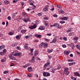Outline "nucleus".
Wrapping results in <instances>:
<instances>
[{
	"label": "nucleus",
	"mask_w": 80,
	"mask_h": 80,
	"mask_svg": "<svg viewBox=\"0 0 80 80\" xmlns=\"http://www.w3.org/2000/svg\"><path fill=\"white\" fill-rule=\"evenodd\" d=\"M4 74H6L7 73H8V71H5L3 72Z\"/></svg>",
	"instance_id": "c9c22d12"
},
{
	"label": "nucleus",
	"mask_w": 80,
	"mask_h": 80,
	"mask_svg": "<svg viewBox=\"0 0 80 80\" xmlns=\"http://www.w3.org/2000/svg\"><path fill=\"white\" fill-rule=\"evenodd\" d=\"M3 53L4 54L6 53V52H7V50L5 49H4L3 51Z\"/></svg>",
	"instance_id": "4c0bfd02"
},
{
	"label": "nucleus",
	"mask_w": 80,
	"mask_h": 80,
	"mask_svg": "<svg viewBox=\"0 0 80 80\" xmlns=\"http://www.w3.org/2000/svg\"><path fill=\"white\" fill-rule=\"evenodd\" d=\"M22 14L23 16V17H28V15H27V13L25 12H22Z\"/></svg>",
	"instance_id": "2eb2a0df"
},
{
	"label": "nucleus",
	"mask_w": 80,
	"mask_h": 80,
	"mask_svg": "<svg viewBox=\"0 0 80 80\" xmlns=\"http://www.w3.org/2000/svg\"><path fill=\"white\" fill-rule=\"evenodd\" d=\"M38 30H45V27L43 26L40 27L38 28Z\"/></svg>",
	"instance_id": "f8f14e48"
},
{
	"label": "nucleus",
	"mask_w": 80,
	"mask_h": 80,
	"mask_svg": "<svg viewBox=\"0 0 80 80\" xmlns=\"http://www.w3.org/2000/svg\"><path fill=\"white\" fill-rule=\"evenodd\" d=\"M48 10V8L47 7L43 9V12H47Z\"/></svg>",
	"instance_id": "dca6fc26"
},
{
	"label": "nucleus",
	"mask_w": 80,
	"mask_h": 80,
	"mask_svg": "<svg viewBox=\"0 0 80 80\" xmlns=\"http://www.w3.org/2000/svg\"><path fill=\"white\" fill-rule=\"evenodd\" d=\"M44 43L43 42H42L39 45V47L40 48H41L42 47H43V46Z\"/></svg>",
	"instance_id": "f3484780"
},
{
	"label": "nucleus",
	"mask_w": 80,
	"mask_h": 80,
	"mask_svg": "<svg viewBox=\"0 0 80 80\" xmlns=\"http://www.w3.org/2000/svg\"><path fill=\"white\" fill-rule=\"evenodd\" d=\"M16 48L17 50H21V48L19 46H17Z\"/></svg>",
	"instance_id": "a18cd8bd"
},
{
	"label": "nucleus",
	"mask_w": 80,
	"mask_h": 80,
	"mask_svg": "<svg viewBox=\"0 0 80 80\" xmlns=\"http://www.w3.org/2000/svg\"><path fill=\"white\" fill-rule=\"evenodd\" d=\"M72 50H74V45H72Z\"/></svg>",
	"instance_id": "e2e57ef3"
},
{
	"label": "nucleus",
	"mask_w": 80,
	"mask_h": 80,
	"mask_svg": "<svg viewBox=\"0 0 80 80\" xmlns=\"http://www.w3.org/2000/svg\"><path fill=\"white\" fill-rule=\"evenodd\" d=\"M45 64H46L48 66L50 64V62L49 60H48L47 61V63Z\"/></svg>",
	"instance_id": "5701e85b"
},
{
	"label": "nucleus",
	"mask_w": 80,
	"mask_h": 80,
	"mask_svg": "<svg viewBox=\"0 0 80 80\" xmlns=\"http://www.w3.org/2000/svg\"><path fill=\"white\" fill-rule=\"evenodd\" d=\"M53 8L52 9H50V10H51V11H54V10H55V8H54V7L53 6H52Z\"/></svg>",
	"instance_id": "3c124183"
},
{
	"label": "nucleus",
	"mask_w": 80,
	"mask_h": 80,
	"mask_svg": "<svg viewBox=\"0 0 80 80\" xmlns=\"http://www.w3.org/2000/svg\"><path fill=\"white\" fill-rule=\"evenodd\" d=\"M63 39L65 40V41H67V38L66 37H63Z\"/></svg>",
	"instance_id": "a19ab883"
},
{
	"label": "nucleus",
	"mask_w": 80,
	"mask_h": 80,
	"mask_svg": "<svg viewBox=\"0 0 80 80\" xmlns=\"http://www.w3.org/2000/svg\"><path fill=\"white\" fill-rule=\"evenodd\" d=\"M0 55H4V54L2 52H0Z\"/></svg>",
	"instance_id": "680f3d73"
},
{
	"label": "nucleus",
	"mask_w": 80,
	"mask_h": 80,
	"mask_svg": "<svg viewBox=\"0 0 80 80\" xmlns=\"http://www.w3.org/2000/svg\"><path fill=\"white\" fill-rule=\"evenodd\" d=\"M69 66H72L74 64H75V62H71L68 63Z\"/></svg>",
	"instance_id": "6ab92c4d"
},
{
	"label": "nucleus",
	"mask_w": 80,
	"mask_h": 80,
	"mask_svg": "<svg viewBox=\"0 0 80 80\" xmlns=\"http://www.w3.org/2000/svg\"><path fill=\"white\" fill-rule=\"evenodd\" d=\"M16 38L17 40H19V39H20V37L19 35L16 36Z\"/></svg>",
	"instance_id": "7c9ffc66"
},
{
	"label": "nucleus",
	"mask_w": 80,
	"mask_h": 80,
	"mask_svg": "<svg viewBox=\"0 0 80 80\" xmlns=\"http://www.w3.org/2000/svg\"><path fill=\"white\" fill-rule=\"evenodd\" d=\"M25 37L26 38H30V36H25Z\"/></svg>",
	"instance_id": "864d4df0"
},
{
	"label": "nucleus",
	"mask_w": 80,
	"mask_h": 80,
	"mask_svg": "<svg viewBox=\"0 0 80 80\" xmlns=\"http://www.w3.org/2000/svg\"><path fill=\"white\" fill-rule=\"evenodd\" d=\"M29 19V18L27 17V18H23L22 19V20L24 21V22H28V19Z\"/></svg>",
	"instance_id": "0eeeda50"
},
{
	"label": "nucleus",
	"mask_w": 80,
	"mask_h": 80,
	"mask_svg": "<svg viewBox=\"0 0 80 80\" xmlns=\"http://www.w3.org/2000/svg\"><path fill=\"white\" fill-rule=\"evenodd\" d=\"M60 23H61L62 24V23H65V22L64 21H61L60 22Z\"/></svg>",
	"instance_id": "49530a36"
},
{
	"label": "nucleus",
	"mask_w": 80,
	"mask_h": 80,
	"mask_svg": "<svg viewBox=\"0 0 80 80\" xmlns=\"http://www.w3.org/2000/svg\"><path fill=\"white\" fill-rule=\"evenodd\" d=\"M68 18V17H63V18H61V20H67Z\"/></svg>",
	"instance_id": "6e6552de"
},
{
	"label": "nucleus",
	"mask_w": 80,
	"mask_h": 80,
	"mask_svg": "<svg viewBox=\"0 0 80 80\" xmlns=\"http://www.w3.org/2000/svg\"><path fill=\"white\" fill-rule=\"evenodd\" d=\"M38 15H39V16H42V13H39L38 14Z\"/></svg>",
	"instance_id": "774afa93"
},
{
	"label": "nucleus",
	"mask_w": 80,
	"mask_h": 80,
	"mask_svg": "<svg viewBox=\"0 0 80 80\" xmlns=\"http://www.w3.org/2000/svg\"><path fill=\"white\" fill-rule=\"evenodd\" d=\"M21 33H25L26 32V31H25V30L23 29L21 31Z\"/></svg>",
	"instance_id": "72a5a7b5"
},
{
	"label": "nucleus",
	"mask_w": 80,
	"mask_h": 80,
	"mask_svg": "<svg viewBox=\"0 0 80 80\" xmlns=\"http://www.w3.org/2000/svg\"><path fill=\"white\" fill-rule=\"evenodd\" d=\"M17 45H18V43H14L12 44L11 45V47H16V46H17Z\"/></svg>",
	"instance_id": "a211bd4d"
},
{
	"label": "nucleus",
	"mask_w": 80,
	"mask_h": 80,
	"mask_svg": "<svg viewBox=\"0 0 80 80\" xmlns=\"http://www.w3.org/2000/svg\"><path fill=\"white\" fill-rule=\"evenodd\" d=\"M37 27V24H34L33 26H30L29 28L30 29H34Z\"/></svg>",
	"instance_id": "39448f33"
},
{
	"label": "nucleus",
	"mask_w": 80,
	"mask_h": 80,
	"mask_svg": "<svg viewBox=\"0 0 80 80\" xmlns=\"http://www.w3.org/2000/svg\"><path fill=\"white\" fill-rule=\"evenodd\" d=\"M74 35V33H73V32L70 33L68 34L69 36H72Z\"/></svg>",
	"instance_id": "bb28decb"
},
{
	"label": "nucleus",
	"mask_w": 80,
	"mask_h": 80,
	"mask_svg": "<svg viewBox=\"0 0 80 80\" xmlns=\"http://www.w3.org/2000/svg\"><path fill=\"white\" fill-rule=\"evenodd\" d=\"M69 68H64V72H66L68 71V70Z\"/></svg>",
	"instance_id": "b1692460"
},
{
	"label": "nucleus",
	"mask_w": 80,
	"mask_h": 80,
	"mask_svg": "<svg viewBox=\"0 0 80 80\" xmlns=\"http://www.w3.org/2000/svg\"><path fill=\"white\" fill-rule=\"evenodd\" d=\"M56 40H57V38H54L52 40V42H53V43H55V42H56Z\"/></svg>",
	"instance_id": "e433bc0d"
},
{
	"label": "nucleus",
	"mask_w": 80,
	"mask_h": 80,
	"mask_svg": "<svg viewBox=\"0 0 80 80\" xmlns=\"http://www.w3.org/2000/svg\"><path fill=\"white\" fill-rule=\"evenodd\" d=\"M53 17H57V14H53Z\"/></svg>",
	"instance_id": "bf43d9fd"
},
{
	"label": "nucleus",
	"mask_w": 80,
	"mask_h": 80,
	"mask_svg": "<svg viewBox=\"0 0 80 80\" xmlns=\"http://www.w3.org/2000/svg\"><path fill=\"white\" fill-rule=\"evenodd\" d=\"M74 76H75L76 77L78 76V77H80V74H79L78 72H74Z\"/></svg>",
	"instance_id": "9b49d317"
},
{
	"label": "nucleus",
	"mask_w": 80,
	"mask_h": 80,
	"mask_svg": "<svg viewBox=\"0 0 80 80\" xmlns=\"http://www.w3.org/2000/svg\"><path fill=\"white\" fill-rule=\"evenodd\" d=\"M30 50L31 51V53H32V52H33V49H31V48H30Z\"/></svg>",
	"instance_id": "6e6d98bb"
},
{
	"label": "nucleus",
	"mask_w": 80,
	"mask_h": 80,
	"mask_svg": "<svg viewBox=\"0 0 80 80\" xmlns=\"http://www.w3.org/2000/svg\"><path fill=\"white\" fill-rule=\"evenodd\" d=\"M25 45L24 47V48H25L26 50H30V48L28 46V44H25Z\"/></svg>",
	"instance_id": "7ed1b4c3"
},
{
	"label": "nucleus",
	"mask_w": 80,
	"mask_h": 80,
	"mask_svg": "<svg viewBox=\"0 0 80 80\" xmlns=\"http://www.w3.org/2000/svg\"><path fill=\"white\" fill-rule=\"evenodd\" d=\"M71 29H68V30H67L66 32H68V33H69V32H72Z\"/></svg>",
	"instance_id": "58836bf2"
},
{
	"label": "nucleus",
	"mask_w": 80,
	"mask_h": 80,
	"mask_svg": "<svg viewBox=\"0 0 80 80\" xmlns=\"http://www.w3.org/2000/svg\"><path fill=\"white\" fill-rule=\"evenodd\" d=\"M44 20H48V17L45 16L44 17Z\"/></svg>",
	"instance_id": "de8ad7c7"
},
{
	"label": "nucleus",
	"mask_w": 80,
	"mask_h": 80,
	"mask_svg": "<svg viewBox=\"0 0 80 80\" xmlns=\"http://www.w3.org/2000/svg\"><path fill=\"white\" fill-rule=\"evenodd\" d=\"M35 56H33L32 57V59L31 60V62L32 63H33V62H35Z\"/></svg>",
	"instance_id": "4468645a"
},
{
	"label": "nucleus",
	"mask_w": 80,
	"mask_h": 80,
	"mask_svg": "<svg viewBox=\"0 0 80 80\" xmlns=\"http://www.w3.org/2000/svg\"><path fill=\"white\" fill-rule=\"evenodd\" d=\"M9 1H4V3H5V4H6L7 5H8V4L9 3Z\"/></svg>",
	"instance_id": "c85d7f7f"
},
{
	"label": "nucleus",
	"mask_w": 80,
	"mask_h": 80,
	"mask_svg": "<svg viewBox=\"0 0 80 80\" xmlns=\"http://www.w3.org/2000/svg\"><path fill=\"white\" fill-rule=\"evenodd\" d=\"M68 62H73L74 60L73 59H68Z\"/></svg>",
	"instance_id": "09e8293b"
},
{
	"label": "nucleus",
	"mask_w": 80,
	"mask_h": 80,
	"mask_svg": "<svg viewBox=\"0 0 80 80\" xmlns=\"http://www.w3.org/2000/svg\"><path fill=\"white\" fill-rule=\"evenodd\" d=\"M5 48V45H1L0 46V50H2L3 48Z\"/></svg>",
	"instance_id": "aec40b11"
},
{
	"label": "nucleus",
	"mask_w": 80,
	"mask_h": 80,
	"mask_svg": "<svg viewBox=\"0 0 80 80\" xmlns=\"http://www.w3.org/2000/svg\"><path fill=\"white\" fill-rule=\"evenodd\" d=\"M48 57H49V59H51V58H52V57L51 56L48 55Z\"/></svg>",
	"instance_id": "338daca9"
},
{
	"label": "nucleus",
	"mask_w": 80,
	"mask_h": 80,
	"mask_svg": "<svg viewBox=\"0 0 80 80\" xmlns=\"http://www.w3.org/2000/svg\"><path fill=\"white\" fill-rule=\"evenodd\" d=\"M45 40H46V41H47V42H49L50 41V40L47 38H45Z\"/></svg>",
	"instance_id": "13d9d810"
},
{
	"label": "nucleus",
	"mask_w": 80,
	"mask_h": 80,
	"mask_svg": "<svg viewBox=\"0 0 80 80\" xmlns=\"http://www.w3.org/2000/svg\"><path fill=\"white\" fill-rule=\"evenodd\" d=\"M48 44H45L44 43V46H43V47L44 48H46L47 47H48Z\"/></svg>",
	"instance_id": "473e14b6"
},
{
	"label": "nucleus",
	"mask_w": 80,
	"mask_h": 80,
	"mask_svg": "<svg viewBox=\"0 0 80 80\" xmlns=\"http://www.w3.org/2000/svg\"><path fill=\"white\" fill-rule=\"evenodd\" d=\"M13 54H11L10 55H8V57L10 58V59H11L12 60H15V58L13 57L12 56Z\"/></svg>",
	"instance_id": "423d86ee"
},
{
	"label": "nucleus",
	"mask_w": 80,
	"mask_h": 80,
	"mask_svg": "<svg viewBox=\"0 0 80 80\" xmlns=\"http://www.w3.org/2000/svg\"><path fill=\"white\" fill-rule=\"evenodd\" d=\"M8 20H11V17L10 16H9L8 17Z\"/></svg>",
	"instance_id": "603ef678"
},
{
	"label": "nucleus",
	"mask_w": 80,
	"mask_h": 80,
	"mask_svg": "<svg viewBox=\"0 0 80 80\" xmlns=\"http://www.w3.org/2000/svg\"><path fill=\"white\" fill-rule=\"evenodd\" d=\"M23 6V5H24V3L23 2H21L20 3Z\"/></svg>",
	"instance_id": "69168bd1"
},
{
	"label": "nucleus",
	"mask_w": 80,
	"mask_h": 80,
	"mask_svg": "<svg viewBox=\"0 0 80 80\" xmlns=\"http://www.w3.org/2000/svg\"><path fill=\"white\" fill-rule=\"evenodd\" d=\"M38 55V51L35 50L34 52V56L35 57L37 56Z\"/></svg>",
	"instance_id": "ddd939ff"
},
{
	"label": "nucleus",
	"mask_w": 80,
	"mask_h": 80,
	"mask_svg": "<svg viewBox=\"0 0 80 80\" xmlns=\"http://www.w3.org/2000/svg\"><path fill=\"white\" fill-rule=\"evenodd\" d=\"M76 48L78 50H80V46L78 45H76Z\"/></svg>",
	"instance_id": "f704fd0d"
},
{
	"label": "nucleus",
	"mask_w": 80,
	"mask_h": 80,
	"mask_svg": "<svg viewBox=\"0 0 80 80\" xmlns=\"http://www.w3.org/2000/svg\"><path fill=\"white\" fill-rule=\"evenodd\" d=\"M71 78L73 80H76V78H74L72 76L71 77Z\"/></svg>",
	"instance_id": "c03bdc74"
},
{
	"label": "nucleus",
	"mask_w": 80,
	"mask_h": 80,
	"mask_svg": "<svg viewBox=\"0 0 80 80\" xmlns=\"http://www.w3.org/2000/svg\"><path fill=\"white\" fill-rule=\"evenodd\" d=\"M64 53L65 55H67L69 54V52L68 51H66L64 52Z\"/></svg>",
	"instance_id": "cd10ccee"
},
{
	"label": "nucleus",
	"mask_w": 80,
	"mask_h": 80,
	"mask_svg": "<svg viewBox=\"0 0 80 80\" xmlns=\"http://www.w3.org/2000/svg\"><path fill=\"white\" fill-rule=\"evenodd\" d=\"M57 8H62V7L59 5H57Z\"/></svg>",
	"instance_id": "052dcab7"
},
{
	"label": "nucleus",
	"mask_w": 80,
	"mask_h": 80,
	"mask_svg": "<svg viewBox=\"0 0 80 80\" xmlns=\"http://www.w3.org/2000/svg\"><path fill=\"white\" fill-rule=\"evenodd\" d=\"M53 27H57L58 28H61V26H60V24L58 23L53 24Z\"/></svg>",
	"instance_id": "20e7f679"
},
{
	"label": "nucleus",
	"mask_w": 80,
	"mask_h": 80,
	"mask_svg": "<svg viewBox=\"0 0 80 80\" xmlns=\"http://www.w3.org/2000/svg\"><path fill=\"white\" fill-rule=\"evenodd\" d=\"M62 46L63 48H66L67 47V46L65 44L62 45Z\"/></svg>",
	"instance_id": "ea45409f"
},
{
	"label": "nucleus",
	"mask_w": 80,
	"mask_h": 80,
	"mask_svg": "<svg viewBox=\"0 0 80 80\" xmlns=\"http://www.w3.org/2000/svg\"><path fill=\"white\" fill-rule=\"evenodd\" d=\"M64 73H65V74L66 75H69V74H70V72H69V71H66V72H64Z\"/></svg>",
	"instance_id": "c756f323"
},
{
	"label": "nucleus",
	"mask_w": 80,
	"mask_h": 80,
	"mask_svg": "<svg viewBox=\"0 0 80 80\" xmlns=\"http://www.w3.org/2000/svg\"><path fill=\"white\" fill-rule=\"evenodd\" d=\"M78 37H75V38H74V40H76L77 41L78 40Z\"/></svg>",
	"instance_id": "2f4dec72"
},
{
	"label": "nucleus",
	"mask_w": 80,
	"mask_h": 80,
	"mask_svg": "<svg viewBox=\"0 0 80 80\" xmlns=\"http://www.w3.org/2000/svg\"><path fill=\"white\" fill-rule=\"evenodd\" d=\"M34 36L35 37L38 38H41V37H42V35L40 34H34Z\"/></svg>",
	"instance_id": "1a4fd4ad"
},
{
	"label": "nucleus",
	"mask_w": 80,
	"mask_h": 80,
	"mask_svg": "<svg viewBox=\"0 0 80 80\" xmlns=\"http://www.w3.org/2000/svg\"><path fill=\"white\" fill-rule=\"evenodd\" d=\"M52 51H53V49H48V53H51V52H52Z\"/></svg>",
	"instance_id": "393cba45"
},
{
	"label": "nucleus",
	"mask_w": 80,
	"mask_h": 80,
	"mask_svg": "<svg viewBox=\"0 0 80 80\" xmlns=\"http://www.w3.org/2000/svg\"><path fill=\"white\" fill-rule=\"evenodd\" d=\"M48 65L45 64L43 66V70H45L47 68V67H48Z\"/></svg>",
	"instance_id": "412c9836"
},
{
	"label": "nucleus",
	"mask_w": 80,
	"mask_h": 80,
	"mask_svg": "<svg viewBox=\"0 0 80 80\" xmlns=\"http://www.w3.org/2000/svg\"><path fill=\"white\" fill-rule=\"evenodd\" d=\"M6 58H4L3 59L1 60V62H4L6 61Z\"/></svg>",
	"instance_id": "a878e982"
},
{
	"label": "nucleus",
	"mask_w": 80,
	"mask_h": 80,
	"mask_svg": "<svg viewBox=\"0 0 80 80\" xmlns=\"http://www.w3.org/2000/svg\"><path fill=\"white\" fill-rule=\"evenodd\" d=\"M32 67H29L28 68V72H32Z\"/></svg>",
	"instance_id": "9d476101"
},
{
	"label": "nucleus",
	"mask_w": 80,
	"mask_h": 80,
	"mask_svg": "<svg viewBox=\"0 0 80 80\" xmlns=\"http://www.w3.org/2000/svg\"><path fill=\"white\" fill-rule=\"evenodd\" d=\"M42 74L44 77H49V76H50V74L49 72H43Z\"/></svg>",
	"instance_id": "f03ea898"
},
{
	"label": "nucleus",
	"mask_w": 80,
	"mask_h": 80,
	"mask_svg": "<svg viewBox=\"0 0 80 80\" xmlns=\"http://www.w3.org/2000/svg\"><path fill=\"white\" fill-rule=\"evenodd\" d=\"M33 2V1L32 0H29V3H32V2Z\"/></svg>",
	"instance_id": "0e129e2a"
},
{
	"label": "nucleus",
	"mask_w": 80,
	"mask_h": 80,
	"mask_svg": "<svg viewBox=\"0 0 80 80\" xmlns=\"http://www.w3.org/2000/svg\"><path fill=\"white\" fill-rule=\"evenodd\" d=\"M28 77H32V76L31 74H28Z\"/></svg>",
	"instance_id": "4d7b16f0"
},
{
	"label": "nucleus",
	"mask_w": 80,
	"mask_h": 80,
	"mask_svg": "<svg viewBox=\"0 0 80 80\" xmlns=\"http://www.w3.org/2000/svg\"><path fill=\"white\" fill-rule=\"evenodd\" d=\"M45 23V27H48V22L47 21H44Z\"/></svg>",
	"instance_id": "4be33fe9"
},
{
	"label": "nucleus",
	"mask_w": 80,
	"mask_h": 80,
	"mask_svg": "<svg viewBox=\"0 0 80 80\" xmlns=\"http://www.w3.org/2000/svg\"><path fill=\"white\" fill-rule=\"evenodd\" d=\"M8 34L9 35H13V34H14V33L12 32H9Z\"/></svg>",
	"instance_id": "79ce46f5"
},
{
	"label": "nucleus",
	"mask_w": 80,
	"mask_h": 80,
	"mask_svg": "<svg viewBox=\"0 0 80 80\" xmlns=\"http://www.w3.org/2000/svg\"><path fill=\"white\" fill-rule=\"evenodd\" d=\"M12 55L13 56H19V57H22V53L21 52H19L17 51H14L12 53Z\"/></svg>",
	"instance_id": "f257e3e1"
},
{
	"label": "nucleus",
	"mask_w": 80,
	"mask_h": 80,
	"mask_svg": "<svg viewBox=\"0 0 80 80\" xmlns=\"http://www.w3.org/2000/svg\"><path fill=\"white\" fill-rule=\"evenodd\" d=\"M46 35L48 36H51V35H52V33H47L46 34Z\"/></svg>",
	"instance_id": "5fc2aeb1"
},
{
	"label": "nucleus",
	"mask_w": 80,
	"mask_h": 80,
	"mask_svg": "<svg viewBox=\"0 0 80 80\" xmlns=\"http://www.w3.org/2000/svg\"><path fill=\"white\" fill-rule=\"evenodd\" d=\"M21 30V27H19L18 30V32H20Z\"/></svg>",
	"instance_id": "37998d69"
},
{
	"label": "nucleus",
	"mask_w": 80,
	"mask_h": 80,
	"mask_svg": "<svg viewBox=\"0 0 80 80\" xmlns=\"http://www.w3.org/2000/svg\"><path fill=\"white\" fill-rule=\"evenodd\" d=\"M25 65H26V67H29V66L30 65V64L29 63H28V64H27Z\"/></svg>",
	"instance_id": "8fccbe9b"
}]
</instances>
